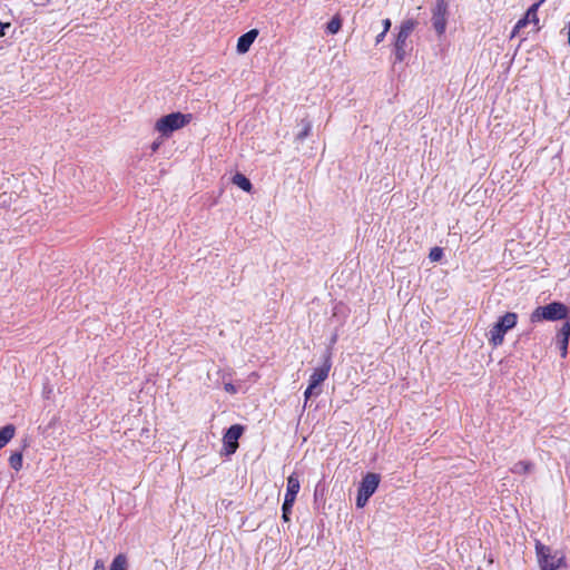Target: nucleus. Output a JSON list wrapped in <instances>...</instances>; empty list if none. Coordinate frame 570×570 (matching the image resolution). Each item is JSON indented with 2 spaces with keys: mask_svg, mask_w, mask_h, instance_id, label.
<instances>
[{
  "mask_svg": "<svg viewBox=\"0 0 570 570\" xmlns=\"http://www.w3.org/2000/svg\"><path fill=\"white\" fill-rule=\"evenodd\" d=\"M534 550L540 570H558L566 567V554L562 551L553 550L538 539L534 541Z\"/></svg>",
  "mask_w": 570,
  "mask_h": 570,
  "instance_id": "obj_1",
  "label": "nucleus"
},
{
  "mask_svg": "<svg viewBox=\"0 0 570 570\" xmlns=\"http://www.w3.org/2000/svg\"><path fill=\"white\" fill-rule=\"evenodd\" d=\"M569 308L560 302H552L544 306H538L530 315L532 323L542 321H560L568 317Z\"/></svg>",
  "mask_w": 570,
  "mask_h": 570,
  "instance_id": "obj_2",
  "label": "nucleus"
},
{
  "mask_svg": "<svg viewBox=\"0 0 570 570\" xmlns=\"http://www.w3.org/2000/svg\"><path fill=\"white\" fill-rule=\"evenodd\" d=\"M191 120V114L171 112L159 118L155 124V129L163 136L168 137L173 131L184 128Z\"/></svg>",
  "mask_w": 570,
  "mask_h": 570,
  "instance_id": "obj_3",
  "label": "nucleus"
},
{
  "mask_svg": "<svg viewBox=\"0 0 570 570\" xmlns=\"http://www.w3.org/2000/svg\"><path fill=\"white\" fill-rule=\"evenodd\" d=\"M518 322V314L514 312H507L503 316L493 324L489 332V342L493 346H499L504 341V335L508 331L512 330Z\"/></svg>",
  "mask_w": 570,
  "mask_h": 570,
  "instance_id": "obj_4",
  "label": "nucleus"
},
{
  "mask_svg": "<svg viewBox=\"0 0 570 570\" xmlns=\"http://www.w3.org/2000/svg\"><path fill=\"white\" fill-rule=\"evenodd\" d=\"M417 26L415 19H405L399 27V32L394 42V55L397 62H402L406 56L407 39Z\"/></svg>",
  "mask_w": 570,
  "mask_h": 570,
  "instance_id": "obj_5",
  "label": "nucleus"
},
{
  "mask_svg": "<svg viewBox=\"0 0 570 570\" xmlns=\"http://www.w3.org/2000/svg\"><path fill=\"white\" fill-rule=\"evenodd\" d=\"M381 478L377 473H366L357 489L356 507L363 508L367 503L368 499L375 493L379 488Z\"/></svg>",
  "mask_w": 570,
  "mask_h": 570,
  "instance_id": "obj_6",
  "label": "nucleus"
},
{
  "mask_svg": "<svg viewBox=\"0 0 570 570\" xmlns=\"http://www.w3.org/2000/svg\"><path fill=\"white\" fill-rule=\"evenodd\" d=\"M448 2L445 0H436L432 10V23L436 33L441 37L446 30L448 23Z\"/></svg>",
  "mask_w": 570,
  "mask_h": 570,
  "instance_id": "obj_7",
  "label": "nucleus"
},
{
  "mask_svg": "<svg viewBox=\"0 0 570 570\" xmlns=\"http://www.w3.org/2000/svg\"><path fill=\"white\" fill-rule=\"evenodd\" d=\"M244 433V426L240 424L232 425L223 436V446L227 455L234 454L238 449V440Z\"/></svg>",
  "mask_w": 570,
  "mask_h": 570,
  "instance_id": "obj_8",
  "label": "nucleus"
},
{
  "mask_svg": "<svg viewBox=\"0 0 570 570\" xmlns=\"http://www.w3.org/2000/svg\"><path fill=\"white\" fill-rule=\"evenodd\" d=\"M331 367H332V361H331V354L328 353L326 355L322 366L315 368L309 376L308 383L312 385V387L320 386L328 377Z\"/></svg>",
  "mask_w": 570,
  "mask_h": 570,
  "instance_id": "obj_9",
  "label": "nucleus"
},
{
  "mask_svg": "<svg viewBox=\"0 0 570 570\" xmlns=\"http://www.w3.org/2000/svg\"><path fill=\"white\" fill-rule=\"evenodd\" d=\"M94 570H106L105 563L102 560L98 559L95 562ZM109 570H128V558L125 553L117 554L110 566Z\"/></svg>",
  "mask_w": 570,
  "mask_h": 570,
  "instance_id": "obj_10",
  "label": "nucleus"
},
{
  "mask_svg": "<svg viewBox=\"0 0 570 570\" xmlns=\"http://www.w3.org/2000/svg\"><path fill=\"white\" fill-rule=\"evenodd\" d=\"M543 2H544V0H539L535 3H533L527 10L524 17L519 20V27H525L529 23H533L535 26L537 30H539L540 27H539L538 10Z\"/></svg>",
  "mask_w": 570,
  "mask_h": 570,
  "instance_id": "obj_11",
  "label": "nucleus"
},
{
  "mask_svg": "<svg viewBox=\"0 0 570 570\" xmlns=\"http://www.w3.org/2000/svg\"><path fill=\"white\" fill-rule=\"evenodd\" d=\"M258 36V30L257 29H252L249 31H247L246 33H244L243 36H240L237 40V51L239 53H246L250 46L253 45V42L255 41V39L257 38Z\"/></svg>",
  "mask_w": 570,
  "mask_h": 570,
  "instance_id": "obj_12",
  "label": "nucleus"
},
{
  "mask_svg": "<svg viewBox=\"0 0 570 570\" xmlns=\"http://www.w3.org/2000/svg\"><path fill=\"white\" fill-rule=\"evenodd\" d=\"M299 489H301L299 479L295 473H292L287 478V487H286V493H285L284 499L295 502Z\"/></svg>",
  "mask_w": 570,
  "mask_h": 570,
  "instance_id": "obj_13",
  "label": "nucleus"
},
{
  "mask_svg": "<svg viewBox=\"0 0 570 570\" xmlns=\"http://www.w3.org/2000/svg\"><path fill=\"white\" fill-rule=\"evenodd\" d=\"M557 337H558V345H559V348L561 352V356L566 357L567 348H568V344H569V337H570V323L569 322H566L561 326Z\"/></svg>",
  "mask_w": 570,
  "mask_h": 570,
  "instance_id": "obj_14",
  "label": "nucleus"
},
{
  "mask_svg": "<svg viewBox=\"0 0 570 570\" xmlns=\"http://www.w3.org/2000/svg\"><path fill=\"white\" fill-rule=\"evenodd\" d=\"M534 468V464L531 461L521 460L515 462L511 468L510 471L513 474H528L530 473Z\"/></svg>",
  "mask_w": 570,
  "mask_h": 570,
  "instance_id": "obj_15",
  "label": "nucleus"
},
{
  "mask_svg": "<svg viewBox=\"0 0 570 570\" xmlns=\"http://www.w3.org/2000/svg\"><path fill=\"white\" fill-rule=\"evenodd\" d=\"M16 428L13 424H7L0 429V449L6 446L14 436Z\"/></svg>",
  "mask_w": 570,
  "mask_h": 570,
  "instance_id": "obj_16",
  "label": "nucleus"
},
{
  "mask_svg": "<svg viewBox=\"0 0 570 570\" xmlns=\"http://www.w3.org/2000/svg\"><path fill=\"white\" fill-rule=\"evenodd\" d=\"M232 180H233V184L238 186L244 191H247V193L252 191L253 185H252L250 180L245 175L237 173L233 176Z\"/></svg>",
  "mask_w": 570,
  "mask_h": 570,
  "instance_id": "obj_17",
  "label": "nucleus"
},
{
  "mask_svg": "<svg viewBox=\"0 0 570 570\" xmlns=\"http://www.w3.org/2000/svg\"><path fill=\"white\" fill-rule=\"evenodd\" d=\"M23 458L21 452H14L9 458V464L10 466L16 470L20 471L22 468Z\"/></svg>",
  "mask_w": 570,
  "mask_h": 570,
  "instance_id": "obj_18",
  "label": "nucleus"
},
{
  "mask_svg": "<svg viewBox=\"0 0 570 570\" xmlns=\"http://www.w3.org/2000/svg\"><path fill=\"white\" fill-rule=\"evenodd\" d=\"M342 27V20L338 16H335L331 19V21L327 23V32L331 35H335L340 31Z\"/></svg>",
  "mask_w": 570,
  "mask_h": 570,
  "instance_id": "obj_19",
  "label": "nucleus"
},
{
  "mask_svg": "<svg viewBox=\"0 0 570 570\" xmlns=\"http://www.w3.org/2000/svg\"><path fill=\"white\" fill-rule=\"evenodd\" d=\"M295 502L293 501H289V500H285L284 499V502H283V507H282V519L285 521V522H288L289 521V515L292 513V509H293V505H294Z\"/></svg>",
  "mask_w": 570,
  "mask_h": 570,
  "instance_id": "obj_20",
  "label": "nucleus"
},
{
  "mask_svg": "<svg viewBox=\"0 0 570 570\" xmlns=\"http://www.w3.org/2000/svg\"><path fill=\"white\" fill-rule=\"evenodd\" d=\"M443 256V250L442 248L440 247H433L431 250H430V254H429V258L432 261V262H438L442 258Z\"/></svg>",
  "mask_w": 570,
  "mask_h": 570,
  "instance_id": "obj_21",
  "label": "nucleus"
},
{
  "mask_svg": "<svg viewBox=\"0 0 570 570\" xmlns=\"http://www.w3.org/2000/svg\"><path fill=\"white\" fill-rule=\"evenodd\" d=\"M311 129H312L311 122L309 121H304V126H303L302 131H299L297 134V139L298 140L305 139L309 135Z\"/></svg>",
  "mask_w": 570,
  "mask_h": 570,
  "instance_id": "obj_22",
  "label": "nucleus"
},
{
  "mask_svg": "<svg viewBox=\"0 0 570 570\" xmlns=\"http://www.w3.org/2000/svg\"><path fill=\"white\" fill-rule=\"evenodd\" d=\"M315 389L316 387H312V385L308 383V385L304 392L305 401H307L313 395Z\"/></svg>",
  "mask_w": 570,
  "mask_h": 570,
  "instance_id": "obj_23",
  "label": "nucleus"
},
{
  "mask_svg": "<svg viewBox=\"0 0 570 570\" xmlns=\"http://www.w3.org/2000/svg\"><path fill=\"white\" fill-rule=\"evenodd\" d=\"M10 22H1L0 21V37H3L6 35L4 30L10 28Z\"/></svg>",
  "mask_w": 570,
  "mask_h": 570,
  "instance_id": "obj_24",
  "label": "nucleus"
},
{
  "mask_svg": "<svg viewBox=\"0 0 570 570\" xmlns=\"http://www.w3.org/2000/svg\"><path fill=\"white\" fill-rule=\"evenodd\" d=\"M382 23H383V31L389 32V30L391 28V20L389 18H386L382 21Z\"/></svg>",
  "mask_w": 570,
  "mask_h": 570,
  "instance_id": "obj_25",
  "label": "nucleus"
},
{
  "mask_svg": "<svg viewBox=\"0 0 570 570\" xmlns=\"http://www.w3.org/2000/svg\"><path fill=\"white\" fill-rule=\"evenodd\" d=\"M522 28H523V27H519V21H518V22L515 23V26L513 27V29H512L511 38L515 37Z\"/></svg>",
  "mask_w": 570,
  "mask_h": 570,
  "instance_id": "obj_26",
  "label": "nucleus"
},
{
  "mask_svg": "<svg viewBox=\"0 0 570 570\" xmlns=\"http://www.w3.org/2000/svg\"><path fill=\"white\" fill-rule=\"evenodd\" d=\"M387 32H384L382 31L380 35L376 36V43H380L381 41H383L384 37L386 36Z\"/></svg>",
  "mask_w": 570,
  "mask_h": 570,
  "instance_id": "obj_27",
  "label": "nucleus"
},
{
  "mask_svg": "<svg viewBox=\"0 0 570 570\" xmlns=\"http://www.w3.org/2000/svg\"><path fill=\"white\" fill-rule=\"evenodd\" d=\"M160 142H153L151 150L156 151L159 148Z\"/></svg>",
  "mask_w": 570,
  "mask_h": 570,
  "instance_id": "obj_28",
  "label": "nucleus"
},
{
  "mask_svg": "<svg viewBox=\"0 0 570 570\" xmlns=\"http://www.w3.org/2000/svg\"><path fill=\"white\" fill-rule=\"evenodd\" d=\"M226 390H227V391H234V386H233L232 384H228V385L226 386Z\"/></svg>",
  "mask_w": 570,
  "mask_h": 570,
  "instance_id": "obj_29",
  "label": "nucleus"
},
{
  "mask_svg": "<svg viewBox=\"0 0 570 570\" xmlns=\"http://www.w3.org/2000/svg\"><path fill=\"white\" fill-rule=\"evenodd\" d=\"M336 340H337V336H336V335H334V336L332 337V340H331L332 344H334V343L336 342Z\"/></svg>",
  "mask_w": 570,
  "mask_h": 570,
  "instance_id": "obj_30",
  "label": "nucleus"
}]
</instances>
